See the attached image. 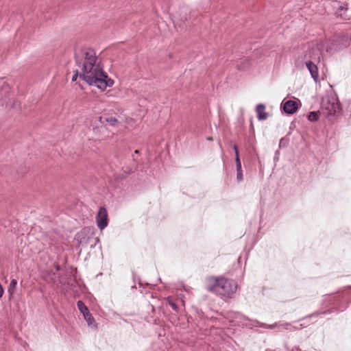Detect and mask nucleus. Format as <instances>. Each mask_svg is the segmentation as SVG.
<instances>
[{
	"label": "nucleus",
	"instance_id": "1",
	"mask_svg": "<svg viewBox=\"0 0 351 351\" xmlns=\"http://www.w3.org/2000/svg\"><path fill=\"white\" fill-rule=\"evenodd\" d=\"M75 60L82 67L80 77L90 86L104 91L112 86L114 82L103 71L97 62L96 52L91 48H82L75 52Z\"/></svg>",
	"mask_w": 351,
	"mask_h": 351
},
{
	"label": "nucleus",
	"instance_id": "2",
	"mask_svg": "<svg viewBox=\"0 0 351 351\" xmlns=\"http://www.w3.org/2000/svg\"><path fill=\"white\" fill-rule=\"evenodd\" d=\"M238 284L234 280L223 277H208L206 280V289L226 300L232 298L237 292Z\"/></svg>",
	"mask_w": 351,
	"mask_h": 351
},
{
	"label": "nucleus",
	"instance_id": "3",
	"mask_svg": "<svg viewBox=\"0 0 351 351\" xmlns=\"http://www.w3.org/2000/svg\"><path fill=\"white\" fill-rule=\"evenodd\" d=\"M340 110V104L335 95H328L322 99L321 110L325 117L335 116Z\"/></svg>",
	"mask_w": 351,
	"mask_h": 351
},
{
	"label": "nucleus",
	"instance_id": "4",
	"mask_svg": "<svg viewBox=\"0 0 351 351\" xmlns=\"http://www.w3.org/2000/svg\"><path fill=\"white\" fill-rule=\"evenodd\" d=\"M94 231L86 228L77 234L76 239L80 245H89L90 239L94 237Z\"/></svg>",
	"mask_w": 351,
	"mask_h": 351
},
{
	"label": "nucleus",
	"instance_id": "5",
	"mask_svg": "<svg viewBox=\"0 0 351 351\" xmlns=\"http://www.w3.org/2000/svg\"><path fill=\"white\" fill-rule=\"evenodd\" d=\"M98 228L102 231L108 224V213L105 207H100L96 215Z\"/></svg>",
	"mask_w": 351,
	"mask_h": 351
},
{
	"label": "nucleus",
	"instance_id": "6",
	"mask_svg": "<svg viewBox=\"0 0 351 351\" xmlns=\"http://www.w3.org/2000/svg\"><path fill=\"white\" fill-rule=\"evenodd\" d=\"M146 103L147 101L144 99H142L139 101L138 104V108L136 110L135 112L136 117L135 119L136 121H141L145 117L147 112V109L145 108Z\"/></svg>",
	"mask_w": 351,
	"mask_h": 351
},
{
	"label": "nucleus",
	"instance_id": "7",
	"mask_svg": "<svg viewBox=\"0 0 351 351\" xmlns=\"http://www.w3.org/2000/svg\"><path fill=\"white\" fill-rule=\"evenodd\" d=\"M298 104L296 101L288 100L283 104V110L286 114H292L296 112Z\"/></svg>",
	"mask_w": 351,
	"mask_h": 351
},
{
	"label": "nucleus",
	"instance_id": "8",
	"mask_svg": "<svg viewBox=\"0 0 351 351\" xmlns=\"http://www.w3.org/2000/svg\"><path fill=\"white\" fill-rule=\"evenodd\" d=\"M306 66L311 73V77L313 78L315 82H317L319 80V73H318V68L317 66L313 63L311 61H308L306 62Z\"/></svg>",
	"mask_w": 351,
	"mask_h": 351
},
{
	"label": "nucleus",
	"instance_id": "9",
	"mask_svg": "<svg viewBox=\"0 0 351 351\" xmlns=\"http://www.w3.org/2000/svg\"><path fill=\"white\" fill-rule=\"evenodd\" d=\"M10 92V86L3 81L0 82V101L7 98Z\"/></svg>",
	"mask_w": 351,
	"mask_h": 351
},
{
	"label": "nucleus",
	"instance_id": "10",
	"mask_svg": "<svg viewBox=\"0 0 351 351\" xmlns=\"http://www.w3.org/2000/svg\"><path fill=\"white\" fill-rule=\"evenodd\" d=\"M265 106L263 104H259L256 107V112L257 113V118L260 121L267 119L268 114L265 112Z\"/></svg>",
	"mask_w": 351,
	"mask_h": 351
},
{
	"label": "nucleus",
	"instance_id": "11",
	"mask_svg": "<svg viewBox=\"0 0 351 351\" xmlns=\"http://www.w3.org/2000/svg\"><path fill=\"white\" fill-rule=\"evenodd\" d=\"M99 119L102 123H106L111 126H115L118 123V120L116 117L110 115L100 117Z\"/></svg>",
	"mask_w": 351,
	"mask_h": 351
},
{
	"label": "nucleus",
	"instance_id": "12",
	"mask_svg": "<svg viewBox=\"0 0 351 351\" xmlns=\"http://www.w3.org/2000/svg\"><path fill=\"white\" fill-rule=\"evenodd\" d=\"M280 330H289V331H293L295 330H298L300 328V327H296L293 325H291L290 323H279V326L278 327Z\"/></svg>",
	"mask_w": 351,
	"mask_h": 351
},
{
	"label": "nucleus",
	"instance_id": "13",
	"mask_svg": "<svg viewBox=\"0 0 351 351\" xmlns=\"http://www.w3.org/2000/svg\"><path fill=\"white\" fill-rule=\"evenodd\" d=\"M348 10V5L347 4H344L343 5H341V6H339L337 8V10L336 11V14L338 16H341L342 19H347V16L344 15L343 12L347 11Z\"/></svg>",
	"mask_w": 351,
	"mask_h": 351
},
{
	"label": "nucleus",
	"instance_id": "14",
	"mask_svg": "<svg viewBox=\"0 0 351 351\" xmlns=\"http://www.w3.org/2000/svg\"><path fill=\"white\" fill-rule=\"evenodd\" d=\"M233 149H234V154H235V162H236L237 169H242L241 168V162L239 154V151H238L236 144L233 145Z\"/></svg>",
	"mask_w": 351,
	"mask_h": 351
},
{
	"label": "nucleus",
	"instance_id": "15",
	"mask_svg": "<svg viewBox=\"0 0 351 351\" xmlns=\"http://www.w3.org/2000/svg\"><path fill=\"white\" fill-rule=\"evenodd\" d=\"M77 306L79 311L82 313L83 316L85 315L86 313L87 314V313L89 312L87 306L84 304V303L82 301H77Z\"/></svg>",
	"mask_w": 351,
	"mask_h": 351
},
{
	"label": "nucleus",
	"instance_id": "16",
	"mask_svg": "<svg viewBox=\"0 0 351 351\" xmlns=\"http://www.w3.org/2000/svg\"><path fill=\"white\" fill-rule=\"evenodd\" d=\"M84 318L87 322L88 326L93 324L95 322V319L90 312H88L87 314L86 313V315H84Z\"/></svg>",
	"mask_w": 351,
	"mask_h": 351
},
{
	"label": "nucleus",
	"instance_id": "17",
	"mask_svg": "<svg viewBox=\"0 0 351 351\" xmlns=\"http://www.w3.org/2000/svg\"><path fill=\"white\" fill-rule=\"evenodd\" d=\"M319 118V112H311L308 115V119L310 121H316Z\"/></svg>",
	"mask_w": 351,
	"mask_h": 351
},
{
	"label": "nucleus",
	"instance_id": "18",
	"mask_svg": "<svg viewBox=\"0 0 351 351\" xmlns=\"http://www.w3.org/2000/svg\"><path fill=\"white\" fill-rule=\"evenodd\" d=\"M16 285H17V281L15 279H12L10 282V286H9V289H8V291L10 294H12L14 291V289L16 287Z\"/></svg>",
	"mask_w": 351,
	"mask_h": 351
},
{
	"label": "nucleus",
	"instance_id": "19",
	"mask_svg": "<svg viewBox=\"0 0 351 351\" xmlns=\"http://www.w3.org/2000/svg\"><path fill=\"white\" fill-rule=\"evenodd\" d=\"M261 326L263 327L269 328V329H273L275 328H278L279 326V323H275L274 324H269V325L266 324H261Z\"/></svg>",
	"mask_w": 351,
	"mask_h": 351
},
{
	"label": "nucleus",
	"instance_id": "20",
	"mask_svg": "<svg viewBox=\"0 0 351 351\" xmlns=\"http://www.w3.org/2000/svg\"><path fill=\"white\" fill-rule=\"evenodd\" d=\"M237 179L239 182H241L243 180V171L242 169H237Z\"/></svg>",
	"mask_w": 351,
	"mask_h": 351
},
{
	"label": "nucleus",
	"instance_id": "21",
	"mask_svg": "<svg viewBox=\"0 0 351 351\" xmlns=\"http://www.w3.org/2000/svg\"><path fill=\"white\" fill-rule=\"evenodd\" d=\"M167 301L168 302L169 304L171 306V308L174 310V311H177L178 310V306L176 304L175 302H173L170 298H167Z\"/></svg>",
	"mask_w": 351,
	"mask_h": 351
},
{
	"label": "nucleus",
	"instance_id": "22",
	"mask_svg": "<svg viewBox=\"0 0 351 351\" xmlns=\"http://www.w3.org/2000/svg\"><path fill=\"white\" fill-rule=\"evenodd\" d=\"M78 75H79V74H78V71H76L75 73V74L73 75V77H72V81H73V82H75V81H76V80H77V77H78Z\"/></svg>",
	"mask_w": 351,
	"mask_h": 351
},
{
	"label": "nucleus",
	"instance_id": "23",
	"mask_svg": "<svg viewBox=\"0 0 351 351\" xmlns=\"http://www.w3.org/2000/svg\"><path fill=\"white\" fill-rule=\"evenodd\" d=\"M3 294V289L1 286V285L0 284V298L2 297Z\"/></svg>",
	"mask_w": 351,
	"mask_h": 351
},
{
	"label": "nucleus",
	"instance_id": "24",
	"mask_svg": "<svg viewBox=\"0 0 351 351\" xmlns=\"http://www.w3.org/2000/svg\"><path fill=\"white\" fill-rule=\"evenodd\" d=\"M134 153H135V154H138L139 153V152H138V150H136V151L134 152Z\"/></svg>",
	"mask_w": 351,
	"mask_h": 351
}]
</instances>
